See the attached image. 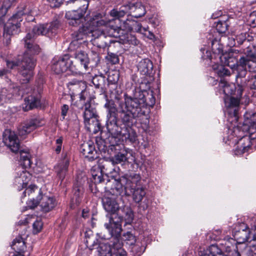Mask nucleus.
<instances>
[{"instance_id": "obj_28", "label": "nucleus", "mask_w": 256, "mask_h": 256, "mask_svg": "<svg viewBox=\"0 0 256 256\" xmlns=\"http://www.w3.org/2000/svg\"><path fill=\"white\" fill-rule=\"evenodd\" d=\"M128 10L133 12V16L136 18H140L144 16L146 13L144 7L140 2H134V0H126Z\"/></svg>"}, {"instance_id": "obj_45", "label": "nucleus", "mask_w": 256, "mask_h": 256, "mask_svg": "<svg viewBox=\"0 0 256 256\" xmlns=\"http://www.w3.org/2000/svg\"><path fill=\"white\" fill-rule=\"evenodd\" d=\"M212 68L216 74L220 77L230 76V71L224 66L216 64L212 66Z\"/></svg>"}, {"instance_id": "obj_55", "label": "nucleus", "mask_w": 256, "mask_h": 256, "mask_svg": "<svg viewBox=\"0 0 256 256\" xmlns=\"http://www.w3.org/2000/svg\"><path fill=\"white\" fill-rule=\"evenodd\" d=\"M90 64L89 66L94 67L97 66L100 60V58L97 52L92 51L90 54Z\"/></svg>"}, {"instance_id": "obj_22", "label": "nucleus", "mask_w": 256, "mask_h": 256, "mask_svg": "<svg viewBox=\"0 0 256 256\" xmlns=\"http://www.w3.org/2000/svg\"><path fill=\"white\" fill-rule=\"evenodd\" d=\"M33 36L30 33H28L24 38L25 42V46L27 48V50L24 53V56H20V58H22L26 54L32 58H34L33 54H38L40 52V48L39 46L35 44L32 42V38Z\"/></svg>"}, {"instance_id": "obj_3", "label": "nucleus", "mask_w": 256, "mask_h": 256, "mask_svg": "<svg viewBox=\"0 0 256 256\" xmlns=\"http://www.w3.org/2000/svg\"><path fill=\"white\" fill-rule=\"evenodd\" d=\"M36 62L35 58L30 57L26 54L22 58L18 56L16 60H6V65L10 69L20 66L18 68V74L22 84L29 82L33 77V70L36 66Z\"/></svg>"}, {"instance_id": "obj_39", "label": "nucleus", "mask_w": 256, "mask_h": 256, "mask_svg": "<svg viewBox=\"0 0 256 256\" xmlns=\"http://www.w3.org/2000/svg\"><path fill=\"white\" fill-rule=\"evenodd\" d=\"M20 31V28L14 25V24L7 22L4 26V36L8 37L10 35H13L19 33Z\"/></svg>"}, {"instance_id": "obj_57", "label": "nucleus", "mask_w": 256, "mask_h": 256, "mask_svg": "<svg viewBox=\"0 0 256 256\" xmlns=\"http://www.w3.org/2000/svg\"><path fill=\"white\" fill-rule=\"evenodd\" d=\"M132 31H134L138 32H142V30L144 32H146V28H142V24L138 22L133 20L132 22Z\"/></svg>"}, {"instance_id": "obj_58", "label": "nucleus", "mask_w": 256, "mask_h": 256, "mask_svg": "<svg viewBox=\"0 0 256 256\" xmlns=\"http://www.w3.org/2000/svg\"><path fill=\"white\" fill-rule=\"evenodd\" d=\"M43 223L40 219L36 220L33 224V232L34 234L38 233L42 229Z\"/></svg>"}, {"instance_id": "obj_4", "label": "nucleus", "mask_w": 256, "mask_h": 256, "mask_svg": "<svg viewBox=\"0 0 256 256\" xmlns=\"http://www.w3.org/2000/svg\"><path fill=\"white\" fill-rule=\"evenodd\" d=\"M243 52L245 56L240 58L236 65L230 66L234 72L236 74V78L238 83V79L242 80L246 77L247 74L246 66L250 72H256V54L252 52L250 46L244 49Z\"/></svg>"}, {"instance_id": "obj_34", "label": "nucleus", "mask_w": 256, "mask_h": 256, "mask_svg": "<svg viewBox=\"0 0 256 256\" xmlns=\"http://www.w3.org/2000/svg\"><path fill=\"white\" fill-rule=\"evenodd\" d=\"M243 82L242 80L240 82L238 80V83L237 82L238 84H240V82ZM220 84L221 87L223 88V92L226 95L225 97L236 96L234 94H236V90H238V86L236 88L234 85H230L224 80H221Z\"/></svg>"}, {"instance_id": "obj_43", "label": "nucleus", "mask_w": 256, "mask_h": 256, "mask_svg": "<svg viewBox=\"0 0 256 256\" xmlns=\"http://www.w3.org/2000/svg\"><path fill=\"white\" fill-rule=\"evenodd\" d=\"M146 248L144 242H137L132 246L130 252L132 253L134 256H140L144 252Z\"/></svg>"}, {"instance_id": "obj_19", "label": "nucleus", "mask_w": 256, "mask_h": 256, "mask_svg": "<svg viewBox=\"0 0 256 256\" xmlns=\"http://www.w3.org/2000/svg\"><path fill=\"white\" fill-rule=\"evenodd\" d=\"M141 178L138 174L131 173L122 176V183H124V188L127 190L136 189L140 185Z\"/></svg>"}, {"instance_id": "obj_38", "label": "nucleus", "mask_w": 256, "mask_h": 256, "mask_svg": "<svg viewBox=\"0 0 256 256\" xmlns=\"http://www.w3.org/2000/svg\"><path fill=\"white\" fill-rule=\"evenodd\" d=\"M26 106V110L32 109L40 106V102L39 96H29L24 99Z\"/></svg>"}, {"instance_id": "obj_44", "label": "nucleus", "mask_w": 256, "mask_h": 256, "mask_svg": "<svg viewBox=\"0 0 256 256\" xmlns=\"http://www.w3.org/2000/svg\"><path fill=\"white\" fill-rule=\"evenodd\" d=\"M120 214L123 216L122 220L124 218L128 222H130L134 218V213L130 208L128 206H124L120 208Z\"/></svg>"}, {"instance_id": "obj_14", "label": "nucleus", "mask_w": 256, "mask_h": 256, "mask_svg": "<svg viewBox=\"0 0 256 256\" xmlns=\"http://www.w3.org/2000/svg\"><path fill=\"white\" fill-rule=\"evenodd\" d=\"M124 100V104H122L124 105V109L140 117L144 114V112L142 110L138 99L126 96Z\"/></svg>"}, {"instance_id": "obj_16", "label": "nucleus", "mask_w": 256, "mask_h": 256, "mask_svg": "<svg viewBox=\"0 0 256 256\" xmlns=\"http://www.w3.org/2000/svg\"><path fill=\"white\" fill-rule=\"evenodd\" d=\"M41 126L40 121L37 118L26 120L22 122L18 128L20 136H24L30 133L36 128Z\"/></svg>"}, {"instance_id": "obj_15", "label": "nucleus", "mask_w": 256, "mask_h": 256, "mask_svg": "<svg viewBox=\"0 0 256 256\" xmlns=\"http://www.w3.org/2000/svg\"><path fill=\"white\" fill-rule=\"evenodd\" d=\"M22 94L19 86H10L0 88V102H8L14 98Z\"/></svg>"}, {"instance_id": "obj_63", "label": "nucleus", "mask_w": 256, "mask_h": 256, "mask_svg": "<svg viewBox=\"0 0 256 256\" xmlns=\"http://www.w3.org/2000/svg\"><path fill=\"white\" fill-rule=\"evenodd\" d=\"M212 245L208 250H204L203 251H200V256H216V254L213 252L212 250Z\"/></svg>"}, {"instance_id": "obj_10", "label": "nucleus", "mask_w": 256, "mask_h": 256, "mask_svg": "<svg viewBox=\"0 0 256 256\" xmlns=\"http://www.w3.org/2000/svg\"><path fill=\"white\" fill-rule=\"evenodd\" d=\"M240 84H238V88L236 92V96H226L224 98V104L226 107L228 108H234V114L235 116L237 114V110L240 104V98L243 92V87L246 86V81L244 82H240Z\"/></svg>"}, {"instance_id": "obj_37", "label": "nucleus", "mask_w": 256, "mask_h": 256, "mask_svg": "<svg viewBox=\"0 0 256 256\" xmlns=\"http://www.w3.org/2000/svg\"><path fill=\"white\" fill-rule=\"evenodd\" d=\"M68 4H72L76 10L86 14L88 6V0H70Z\"/></svg>"}, {"instance_id": "obj_51", "label": "nucleus", "mask_w": 256, "mask_h": 256, "mask_svg": "<svg viewBox=\"0 0 256 256\" xmlns=\"http://www.w3.org/2000/svg\"><path fill=\"white\" fill-rule=\"evenodd\" d=\"M246 125L252 126L256 124V112H247L244 114Z\"/></svg>"}, {"instance_id": "obj_46", "label": "nucleus", "mask_w": 256, "mask_h": 256, "mask_svg": "<svg viewBox=\"0 0 256 256\" xmlns=\"http://www.w3.org/2000/svg\"><path fill=\"white\" fill-rule=\"evenodd\" d=\"M70 84L74 86L73 90H74L75 88H77L78 87L82 86V89L80 90V101H84L82 102L83 105L84 104V102H86L84 101L86 100V97L84 96V94L86 93V92L84 90L86 85L84 83V82L82 81H72L70 82Z\"/></svg>"}, {"instance_id": "obj_26", "label": "nucleus", "mask_w": 256, "mask_h": 256, "mask_svg": "<svg viewBox=\"0 0 256 256\" xmlns=\"http://www.w3.org/2000/svg\"><path fill=\"white\" fill-rule=\"evenodd\" d=\"M119 106L120 108L119 113L122 122L125 126H124L130 127L132 125L134 120L139 116L130 113L129 112L124 109V105L122 104H120Z\"/></svg>"}, {"instance_id": "obj_8", "label": "nucleus", "mask_w": 256, "mask_h": 256, "mask_svg": "<svg viewBox=\"0 0 256 256\" xmlns=\"http://www.w3.org/2000/svg\"><path fill=\"white\" fill-rule=\"evenodd\" d=\"M58 24L57 22H54L50 24H40L35 26L32 28V33L30 34L34 38L35 35L46 36L52 37L57 32Z\"/></svg>"}, {"instance_id": "obj_56", "label": "nucleus", "mask_w": 256, "mask_h": 256, "mask_svg": "<svg viewBox=\"0 0 256 256\" xmlns=\"http://www.w3.org/2000/svg\"><path fill=\"white\" fill-rule=\"evenodd\" d=\"M228 24L225 22H218L216 26V30L219 33H224L227 30Z\"/></svg>"}, {"instance_id": "obj_42", "label": "nucleus", "mask_w": 256, "mask_h": 256, "mask_svg": "<svg viewBox=\"0 0 256 256\" xmlns=\"http://www.w3.org/2000/svg\"><path fill=\"white\" fill-rule=\"evenodd\" d=\"M12 248L14 250L18 253V254H20V253L24 252L26 246L22 238L21 237H18L14 240Z\"/></svg>"}, {"instance_id": "obj_64", "label": "nucleus", "mask_w": 256, "mask_h": 256, "mask_svg": "<svg viewBox=\"0 0 256 256\" xmlns=\"http://www.w3.org/2000/svg\"><path fill=\"white\" fill-rule=\"evenodd\" d=\"M248 132L252 138H256V124L248 126Z\"/></svg>"}, {"instance_id": "obj_7", "label": "nucleus", "mask_w": 256, "mask_h": 256, "mask_svg": "<svg viewBox=\"0 0 256 256\" xmlns=\"http://www.w3.org/2000/svg\"><path fill=\"white\" fill-rule=\"evenodd\" d=\"M108 108L106 127L108 134V137L118 138L123 128L120 127L117 124L116 109L113 106H108Z\"/></svg>"}, {"instance_id": "obj_50", "label": "nucleus", "mask_w": 256, "mask_h": 256, "mask_svg": "<svg viewBox=\"0 0 256 256\" xmlns=\"http://www.w3.org/2000/svg\"><path fill=\"white\" fill-rule=\"evenodd\" d=\"M32 176L29 172L26 171H22L20 176L16 178V182L22 184V187L25 188L30 180Z\"/></svg>"}, {"instance_id": "obj_18", "label": "nucleus", "mask_w": 256, "mask_h": 256, "mask_svg": "<svg viewBox=\"0 0 256 256\" xmlns=\"http://www.w3.org/2000/svg\"><path fill=\"white\" fill-rule=\"evenodd\" d=\"M240 248L236 244H232L229 242L226 244V250L223 252L218 246H212V250L216 254V256H240Z\"/></svg>"}, {"instance_id": "obj_1", "label": "nucleus", "mask_w": 256, "mask_h": 256, "mask_svg": "<svg viewBox=\"0 0 256 256\" xmlns=\"http://www.w3.org/2000/svg\"><path fill=\"white\" fill-rule=\"evenodd\" d=\"M102 203L104 209L108 212L106 217L108 222L104 226L112 236H118L122 230L121 222L123 216L120 214V207L114 198L104 196Z\"/></svg>"}, {"instance_id": "obj_49", "label": "nucleus", "mask_w": 256, "mask_h": 256, "mask_svg": "<svg viewBox=\"0 0 256 256\" xmlns=\"http://www.w3.org/2000/svg\"><path fill=\"white\" fill-rule=\"evenodd\" d=\"M114 162L112 161V162L104 161L99 166L102 170V172L106 175H108L112 174L114 170Z\"/></svg>"}, {"instance_id": "obj_17", "label": "nucleus", "mask_w": 256, "mask_h": 256, "mask_svg": "<svg viewBox=\"0 0 256 256\" xmlns=\"http://www.w3.org/2000/svg\"><path fill=\"white\" fill-rule=\"evenodd\" d=\"M119 79V74L117 72L110 74L108 78V88L110 92V97L112 99L119 100L120 99V90H117V82Z\"/></svg>"}, {"instance_id": "obj_60", "label": "nucleus", "mask_w": 256, "mask_h": 256, "mask_svg": "<svg viewBox=\"0 0 256 256\" xmlns=\"http://www.w3.org/2000/svg\"><path fill=\"white\" fill-rule=\"evenodd\" d=\"M8 12V8L2 6L0 8V26H2L4 22V16Z\"/></svg>"}, {"instance_id": "obj_21", "label": "nucleus", "mask_w": 256, "mask_h": 256, "mask_svg": "<svg viewBox=\"0 0 256 256\" xmlns=\"http://www.w3.org/2000/svg\"><path fill=\"white\" fill-rule=\"evenodd\" d=\"M132 22L133 20L127 19L123 21L120 26H114L112 24L111 30H109L108 34L110 36L118 38L120 37L119 31L122 30L124 31L131 32L132 28Z\"/></svg>"}, {"instance_id": "obj_59", "label": "nucleus", "mask_w": 256, "mask_h": 256, "mask_svg": "<svg viewBox=\"0 0 256 256\" xmlns=\"http://www.w3.org/2000/svg\"><path fill=\"white\" fill-rule=\"evenodd\" d=\"M63 142V138L60 136L56 140V148L54 150L56 154H59L62 150V146Z\"/></svg>"}, {"instance_id": "obj_48", "label": "nucleus", "mask_w": 256, "mask_h": 256, "mask_svg": "<svg viewBox=\"0 0 256 256\" xmlns=\"http://www.w3.org/2000/svg\"><path fill=\"white\" fill-rule=\"evenodd\" d=\"M128 152H120L112 158V161L116 164L123 165L128 160Z\"/></svg>"}, {"instance_id": "obj_41", "label": "nucleus", "mask_w": 256, "mask_h": 256, "mask_svg": "<svg viewBox=\"0 0 256 256\" xmlns=\"http://www.w3.org/2000/svg\"><path fill=\"white\" fill-rule=\"evenodd\" d=\"M128 10V4H124L120 7L119 10L113 9L110 12V15L116 18V20L120 22V18L123 17Z\"/></svg>"}, {"instance_id": "obj_40", "label": "nucleus", "mask_w": 256, "mask_h": 256, "mask_svg": "<svg viewBox=\"0 0 256 256\" xmlns=\"http://www.w3.org/2000/svg\"><path fill=\"white\" fill-rule=\"evenodd\" d=\"M20 162L21 164L26 168L32 166L31 155L28 150H20Z\"/></svg>"}, {"instance_id": "obj_62", "label": "nucleus", "mask_w": 256, "mask_h": 256, "mask_svg": "<svg viewBox=\"0 0 256 256\" xmlns=\"http://www.w3.org/2000/svg\"><path fill=\"white\" fill-rule=\"evenodd\" d=\"M104 82V78L99 76H94L92 80L93 84L97 88L102 86V84Z\"/></svg>"}, {"instance_id": "obj_36", "label": "nucleus", "mask_w": 256, "mask_h": 256, "mask_svg": "<svg viewBox=\"0 0 256 256\" xmlns=\"http://www.w3.org/2000/svg\"><path fill=\"white\" fill-rule=\"evenodd\" d=\"M113 186L110 188V192L113 195L120 196L127 189L124 188V183L122 182V177L118 180H114Z\"/></svg>"}, {"instance_id": "obj_24", "label": "nucleus", "mask_w": 256, "mask_h": 256, "mask_svg": "<svg viewBox=\"0 0 256 256\" xmlns=\"http://www.w3.org/2000/svg\"><path fill=\"white\" fill-rule=\"evenodd\" d=\"M254 140L250 136V134L243 136L238 142V146L234 150L236 155H240L247 152L252 146L251 140Z\"/></svg>"}, {"instance_id": "obj_52", "label": "nucleus", "mask_w": 256, "mask_h": 256, "mask_svg": "<svg viewBox=\"0 0 256 256\" xmlns=\"http://www.w3.org/2000/svg\"><path fill=\"white\" fill-rule=\"evenodd\" d=\"M120 40L122 41V42L123 44H128L134 46L137 45L138 44V40L136 36L131 34H126L122 36L121 38H120Z\"/></svg>"}, {"instance_id": "obj_6", "label": "nucleus", "mask_w": 256, "mask_h": 256, "mask_svg": "<svg viewBox=\"0 0 256 256\" xmlns=\"http://www.w3.org/2000/svg\"><path fill=\"white\" fill-rule=\"evenodd\" d=\"M72 66L71 72L73 74H81L86 72L90 64V58L86 53L82 51L76 52L74 58H70Z\"/></svg>"}, {"instance_id": "obj_9", "label": "nucleus", "mask_w": 256, "mask_h": 256, "mask_svg": "<svg viewBox=\"0 0 256 256\" xmlns=\"http://www.w3.org/2000/svg\"><path fill=\"white\" fill-rule=\"evenodd\" d=\"M232 236L238 244L255 240V236H252L250 228L244 223L241 224L238 230L236 228Z\"/></svg>"}, {"instance_id": "obj_29", "label": "nucleus", "mask_w": 256, "mask_h": 256, "mask_svg": "<svg viewBox=\"0 0 256 256\" xmlns=\"http://www.w3.org/2000/svg\"><path fill=\"white\" fill-rule=\"evenodd\" d=\"M82 152L90 160H93L98 158L97 152L92 142L84 143L81 146Z\"/></svg>"}, {"instance_id": "obj_12", "label": "nucleus", "mask_w": 256, "mask_h": 256, "mask_svg": "<svg viewBox=\"0 0 256 256\" xmlns=\"http://www.w3.org/2000/svg\"><path fill=\"white\" fill-rule=\"evenodd\" d=\"M3 142L13 152H17L20 150V144L16 133L10 130H6L3 132Z\"/></svg>"}, {"instance_id": "obj_30", "label": "nucleus", "mask_w": 256, "mask_h": 256, "mask_svg": "<svg viewBox=\"0 0 256 256\" xmlns=\"http://www.w3.org/2000/svg\"><path fill=\"white\" fill-rule=\"evenodd\" d=\"M69 164L70 160L66 158V154L62 162L54 168L57 176L61 181H62L65 178Z\"/></svg>"}, {"instance_id": "obj_53", "label": "nucleus", "mask_w": 256, "mask_h": 256, "mask_svg": "<svg viewBox=\"0 0 256 256\" xmlns=\"http://www.w3.org/2000/svg\"><path fill=\"white\" fill-rule=\"evenodd\" d=\"M240 256H256V244L245 248L240 252Z\"/></svg>"}, {"instance_id": "obj_32", "label": "nucleus", "mask_w": 256, "mask_h": 256, "mask_svg": "<svg viewBox=\"0 0 256 256\" xmlns=\"http://www.w3.org/2000/svg\"><path fill=\"white\" fill-rule=\"evenodd\" d=\"M136 137L135 132L130 128L124 126L118 138L122 141L134 142L136 140Z\"/></svg>"}, {"instance_id": "obj_47", "label": "nucleus", "mask_w": 256, "mask_h": 256, "mask_svg": "<svg viewBox=\"0 0 256 256\" xmlns=\"http://www.w3.org/2000/svg\"><path fill=\"white\" fill-rule=\"evenodd\" d=\"M132 190H134L132 194L133 200L136 203L140 202L146 194L144 189L142 187H138Z\"/></svg>"}, {"instance_id": "obj_13", "label": "nucleus", "mask_w": 256, "mask_h": 256, "mask_svg": "<svg viewBox=\"0 0 256 256\" xmlns=\"http://www.w3.org/2000/svg\"><path fill=\"white\" fill-rule=\"evenodd\" d=\"M98 33V30H94V28L89 25L88 22L82 24V26L78 28V30L72 34L74 40L70 44L72 46L73 44H75L78 40H82L85 37L92 38L95 36Z\"/></svg>"}, {"instance_id": "obj_27", "label": "nucleus", "mask_w": 256, "mask_h": 256, "mask_svg": "<svg viewBox=\"0 0 256 256\" xmlns=\"http://www.w3.org/2000/svg\"><path fill=\"white\" fill-rule=\"evenodd\" d=\"M85 14L76 10L67 12L66 14V18L69 20V24L76 26L79 25L83 19Z\"/></svg>"}, {"instance_id": "obj_5", "label": "nucleus", "mask_w": 256, "mask_h": 256, "mask_svg": "<svg viewBox=\"0 0 256 256\" xmlns=\"http://www.w3.org/2000/svg\"><path fill=\"white\" fill-rule=\"evenodd\" d=\"M114 241L112 244L100 243L96 248V252L99 256H126V252L122 248V244L118 238L120 233L118 236H112Z\"/></svg>"}, {"instance_id": "obj_35", "label": "nucleus", "mask_w": 256, "mask_h": 256, "mask_svg": "<svg viewBox=\"0 0 256 256\" xmlns=\"http://www.w3.org/2000/svg\"><path fill=\"white\" fill-rule=\"evenodd\" d=\"M24 14H31V12H28L26 8L22 10H19L16 14H14L8 20V22H12L15 26L20 28L21 23L22 21V16Z\"/></svg>"}, {"instance_id": "obj_2", "label": "nucleus", "mask_w": 256, "mask_h": 256, "mask_svg": "<svg viewBox=\"0 0 256 256\" xmlns=\"http://www.w3.org/2000/svg\"><path fill=\"white\" fill-rule=\"evenodd\" d=\"M28 194L29 200L28 202V206L30 208H34L38 204L44 212H48L51 210L56 205L55 200L52 197L42 196L40 188L35 185L28 186L22 193L24 197Z\"/></svg>"}, {"instance_id": "obj_25", "label": "nucleus", "mask_w": 256, "mask_h": 256, "mask_svg": "<svg viewBox=\"0 0 256 256\" xmlns=\"http://www.w3.org/2000/svg\"><path fill=\"white\" fill-rule=\"evenodd\" d=\"M90 40L92 42L94 45L101 48H104L112 41L106 36L105 34L101 31L98 30V33L95 36H92Z\"/></svg>"}, {"instance_id": "obj_54", "label": "nucleus", "mask_w": 256, "mask_h": 256, "mask_svg": "<svg viewBox=\"0 0 256 256\" xmlns=\"http://www.w3.org/2000/svg\"><path fill=\"white\" fill-rule=\"evenodd\" d=\"M223 46L217 40H214L212 42V50L215 54H220L222 52Z\"/></svg>"}, {"instance_id": "obj_31", "label": "nucleus", "mask_w": 256, "mask_h": 256, "mask_svg": "<svg viewBox=\"0 0 256 256\" xmlns=\"http://www.w3.org/2000/svg\"><path fill=\"white\" fill-rule=\"evenodd\" d=\"M138 68L142 74L150 75L152 72L153 64L150 60L144 58L138 62Z\"/></svg>"}, {"instance_id": "obj_61", "label": "nucleus", "mask_w": 256, "mask_h": 256, "mask_svg": "<svg viewBox=\"0 0 256 256\" xmlns=\"http://www.w3.org/2000/svg\"><path fill=\"white\" fill-rule=\"evenodd\" d=\"M248 34L246 33L241 34L236 36V40L240 44L248 43L249 40H247L246 36Z\"/></svg>"}, {"instance_id": "obj_23", "label": "nucleus", "mask_w": 256, "mask_h": 256, "mask_svg": "<svg viewBox=\"0 0 256 256\" xmlns=\"http://www.w3.org/2000/svg\"><path fill=\"white\" fill-rule=\"evenodd\" d=\"M114 22V20H110L109 21H106L102 19V15L100 14H96L90 18L88 21L89 25H90L94 30L96 28L100 27L102 26H104L106 30L110 28L111 30L112 24Z\"/></svg>"}, {"instance_id": "obj_33", "label": "nucleus", "mask_w": 256, "mask_h": 256, "mask_svg": "<svg viewBox=\"0 0 256 256\" xmlns=\"http://www.w3.org/2000/svg\"><path fill=\"white\" fill-rule=\"evenodd\" d=\"M85 182V178H81L80 180H78V178L76 180V182L74 183V194L76 197V202H79L80 198L82 196L84 192V184Z\"/></svg>"}, {"instance_id": "obj_11", "label": "nucleus", "mask_w": 256, "mask_h": 256, "mask_svg": "<svg viewBox=\"0 0 256 256\" xmlns=\"http://www.w3.org/2000/svg\"><path fill=\"white\" fill-rule=\"evenodd\" d=\"M71 64L72 62L70 56L66 54L58 60L56 58L53 60L52 70L56 74H60L68 70L71 72Z\"/></svg>"}, {"instance_id": "obj_20", "label": "nucleus", "mask_w": 256, "mask_h": 256, "mask_svg": "<svg viewBox=\"0 0 256 256\" xmlns=\"http://www.w3.org/2000/svg\"><path fill=\"white\" fill-rule=\"evenodd\" d=\"M82 108H84L83 117L84 122L86 125L90 124V120L97 116L96 110V108L91 104V100L88 98L84 102Z\"/></svg>"}]
</instances>
